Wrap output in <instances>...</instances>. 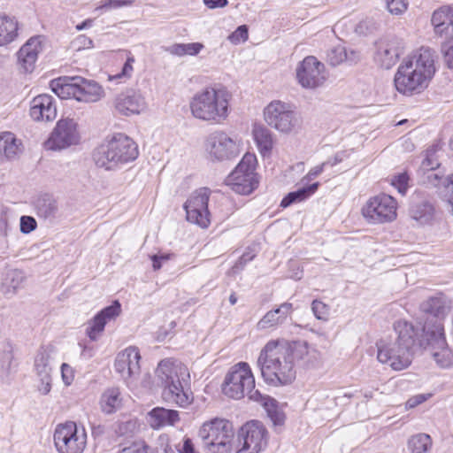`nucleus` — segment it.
I'll use <instances>...</instances> for the list:
<instances>
[{
  "label": "nucleus",
  "instance_id": "nucleus-15",
  "mask_svg": "<svg viewBox=\"0 0 453 453\" xmlns=\"http://www.w3.org/2000/svg\"><path fill=\"white\" fill-rule=\"evenodd\" d=\"M397 203L389 195L380 194L370 198L362 208L363 216L372 224L390 222L396 218Z\"/></svg>",
  "mask_w": 453,
  "mask_h": 453
},
{
  "label": "nucleus",
  "instance_id": "nucleus-16",
  "mask_svg": "<svg viewBox=\"0 0 453 453\" xmlns=\"http://www.w3.org/2000/svg\"><path fill=\"white\" fill-rule=\"evenodd\" d=\"M81 139L77 130V123L72 119L58 121L44 147L49 150H61L79 143Z\"/></svg>",
  "mask_w": 453,
  "mask_h": 453
},
{
  "label": "nucleus",
  "instance_id": "nucleus-24",
  "mask_svg": "<svg viewBox=\"0 0 453 453\" xmlns=\"http://www.w3.org/2000/svg\"><path fill=\"white\" fill-rule=\"evenodd\" d=\"M451 308V301L442 294L431 296L420 304V310L432 315L435 319L426 320L425 326L430 324V331L434 329L433 325L436 322L442 324V319L448 315Z\"/></svg>",
  "mask_w": 453,
  "mask_h": 453
},
{
  "label": "nucleus",
  "instance_id": "nucleus-2",
  "mask_svg": "<svg viewBox=\"0 0 453 453\" xmlns=\"http://www.w3.org/2000/svg\"><path fill=\"white\" fill-rule=\"evenodd\" d=\"M257 365L268 385L286 386L296 379L293 351L287 342H269L260 351Z\"/></svg>",
  "mask_w": 453,
  "mask_h": 453
},
{
  "label": "nucleus",
  "instance_id": "nucleus-61",
  "mask_svg": "<svg viewBox=\"0 0 453 453\" xmlns=\"http://www.w3.org/2000/svg\"><path fill=\"white\" fill-rule=\"evenodd\" d=\"M167 51L170 54L175 55V56H178V57L185 56L184 43H175V44H173V45H171L167 49Z\"/></svg>",
  "mask_w": 453,
  "mask_h": 453
},
{
  "label": "nucleus",
  "instance_id": "nucleus-9",
  "mask_svg": "<svg viewBox=\"0 0 453 453\" xmlns=\"http://www.w3.org/2000/svg\"><path fill=\"white\" fill-rule=\"evenodd\" d=\"M257 157L253 153H246L241 162L226 177V184L240 195H249L258 186V177L255 173Z\"/></svg>",
  "mask_w": 453,
  "mask_h": 453
},
{
  "label": "nucleus",
  "instance_id": "nucleus-33",
  "mask_svg": "<svg viewBox=\"0 0 453 453\" xmlns=\"http://www.w3.org/2000/svg\"><path fill=\"white\" fill-rule=\"evenodd\" d=\"M100 408L105 414H112L123 405V397L119 388H109L100 397Z\"/></svg>",
  "mask_w": 453,
  "mask_h": 453
},
{
  "label": "nucleus",
  "instance_id": "nucleus-54",
  "mask_svg": "<svg viewBox=\"0 0 453 453\" xmlns=\"http://www.w3.org/2000/svg\"><path fill=\"white\" fill-rule=\"evenodd\" d=\"M448 184L447 189L441 196L447 203V209L453 214V181L445 180Z\"/></svg>",
  "mask_w": 453,
  "mask_h": 453
},
{
  "label": "nucleus",
  "instance_id": "nucleus-42",
  "mask_svg": "<svg viewBox=\"0 0 453 453\" xmlns=\"http://www.w3.org/2000/svg\"><path fill=\"white\" fill-rule=\"evenodd\" d=\"M311 311L317 319L322 321L328 320L330 307L322 301L313 300L311 303Z\"/></svg>",
  "mask_w": 453,
  "mask_h": 453
},
{
  "label": "nucleus",
  "instance_id": "nucleus-60",
  "mask_svg": "<svg viewBox=\"0 0 453 453\" xmlns=\"http://www.w3.org/2000/svg\"><path fill=\"white\" fill-rule=\"evenodd\" d=\"M170 254H161V255H153L151 256L152 266L154 270H159L162 266V264L170 258Z\"/></svg>",
  "mask_w": 453,
  "mask_h": 453
},
{
  "label": "nucleus",
  "instance_id": "nucleus-4",
  "mask_svg": "<svg viewBox=\"0 0 453 453\" xmlns=\"http://www.w3.org/2000/svg\"><path fill=\"white\" fill-rule=\"evenodd\" d=\"M231 94L223 87H206L190 101L192 115L198 119L220 124L229 115Z\"/></svg>",
  "mask_w": 453,
  "mask_h": 453
},
{
  "label": "nucleus",
  "instance_id": "nucleus-59",
  "mask_svg": "<svg viewBox=\"0 0 453 453\" xmlns=\"http://www.w3.org/2000/svg\"><path fill=\"white\" fill-rule=\"evenodd\" d=\"M428 396H430V395L418 394L411 397L406 402V408L411 409L418 406V404L424 403L428 398Z\"/></svg>",
  "mask_w": 453,
  "mask_h": 453
},
{
  "label": "nucleus",
  "instance_id": "nucleus-53",
  "mask_svg": "<svg viewBox=\"0 0 453 453\" xmlns=\"http://www.w3.org/2000/svg\"><path fill=\"white\" fill-rule=\"evenodd\" d=\"M61 376L65 385L69 386L72 384L74 379L73 369L68 364H62L61 365Z\"/></svg>",
  "mask_w": 453,
  "mask_h": 453
},
{
  "label": "nucleus",
  "instance_id": "nucleus-57",
  "mask_svg": "<svg viewBox=\"0 0 453 453\" xmlns=\"http://www.w3.org/2000/svg\"><path fill=\"white\" fill-rule=\"evenodd\" d=\"M131 4L128 0H105V2L99 7L100 9H117L122 6Z\"/></svg>",
  "mask_w": 453,
  "mask_h": 453
},
{
  "label": "nucleus",
  "instance_id": "nucleus-23",
  "mask_svg": "<svg viewBox=\"0 0 453 453\" xmlns=\"http://www.w3.org/2000/svg\"><path fill=\"white\" fill-rule=\"evenodd\" d=\"M403 53L402 43L396 40L381 39L376 42L375 61L383 68L389 69Z\"/></svg>",
  "mask_w": 453,
  "mask_h": 453
},
{
  "label": "nucleus",
  "instance_id": "nucleus-55",
  "mask_svg": "<svg viewBox=\"0 0 453 453\" xmlns=\"http://www.w3.org/2000/svg\"><path fill=\"white\" fill-rule=\"evenodd\" d=\"M73 44L78 50L81 49H89L93 46V41L84 35H79L73 42Z\"/></svg>",
  "mask_w": 453,
  "mask_h": 453
},
{
  "label": "nucleus",
  "instance_id": "nucleus-41",
  "mask_svg": "<svg viewBox=\"0 0 453 453\" xmlns=\"http://www.w3.org/2000/svg\"><path fill=\"white\" fill-rule=\"evenodd\" d=\"M431 445V438L426 434H416L408 441V448L411 453H426L430 449Z\"/></svg>",
  "mask_w": 453,
  "mask_h": 453
},
{
  "label": "nucleus",
  "instance_id": "nucleus-43",
  "mask_svg": "<svg viewBox=\"0 0 453 453\" xmlns=\"http://www.w3.org/2000/svg\"><path fill=\"white\" fill-rule=\"evenodd\" d=\"M388 11L393 15H402L408 8L407 0H383Z\"/></svg>",
  "mask_w": 453,
  "mask_h": 453
},
{
  "label": "nucleus",
  "instance_id": "nucleus-14",
  "mask_svg": "<svg viewBox=\"0 0 453 453\" xmlns=\"http://www.w3.org/2000/svg\"><path fill=\"white\" fill-rule=\"evenodd\" d=\"M424 327L425 324L422 326H415L412 322L399 319L394 323V330L396 334L395 341L414 355L429 342L430 334H427Z\"/></svg>",
  "mask_w": 453,
  "mask_h": 453
},
{
  "label": "nucleus",
  "instance_id": "nucleus-34",
  "mask_svg": "<svg viewBox=\"0 0 453 453\" xmlns=\"http://www.w3.org/2000/svg\"><path fill=\"white\" fill-rule=\"evenodd\" d=\"M253 135L261 155L269 157L274 145L273 134L265 127H257L254 128Z\"/></svg>",
  "mask_w": 453,
  "mask_h": 453
},
{
  "label": "nucleus",
  "instance_id": "nucleus-18",
  "mask_svg": "<svg viewBox=\"0 0 453 453\" xmlns=\"http://www.w3.org/2000/svg\"><path fill=\"white\" fill-rule=\"evenodd\" d=\"M434 329L430 331V324L425 326L424 330L430 334V340L427 345L432 347V357L436 364L442 368L453 366V351L447 346L444 326L441 322L433 325Z\"/></svg>",
  "mask_w": 453,
  "mask_h": 453
},
{
  "label": "nucleus",
  "instance_id": "nucleus-51",
  "mask_svg": "<svg viewBox=\"0 0 453 453\" xmlns=\"http://www.w3.org/2000/svg\"><path fill=\"white\" fill-rule=\"evenodd\" d=\"M229 39L234 43L245 42L248 39L247 27L245 25L238 27L236 30L229 36Z\"/></svg>",
  "mask_w": 453,
  "mask_h": 453
},
{
  "label": "nucleus",
  "instance_id": "nucleus-20",
  "mask_svg": "<svg viewBox=\"0 0 453 453\" xmlns=\"http://www.w3.org/2000/svg\"><path fill=\"white\" fill-rule=\"evenodd\" d=\"M210 190L203 188L196 190L184 204L187 214V219L189 222L196 224L203 228L209 226V201Z\"/></svg>",
  "mask_w": 453,
  "mask_h": 453
},
{
  "label": "nucleus",
  "instance_id": "nucleus-28",
  "mask_svg": "<svg viewBox=\"0 0 453 453\" xmlns=\"http://www.w3.org/2000/svg\"><path fill=\"white\" fill-rule=\"evenodd\" d=\"M431 24L437 36L453 37V4L436 9L432 14Z\"/></svg>",
  "mask_w": 453,
  "mask_h": 453
},
{
  "label": "nucleus",
  "instance_id": "nucleus-7",
  "mask_svg": "<svg viewBox=\"0 0 453 453\" xmlns=\"http://www.w3.org/2000/svg\"><path fill=\"white\" fill-rule=\"evenodd\" d=\"M223 393L234 399L247 395L249 399L267 405L268 398L255 388V378L250 365L240 362L234 365L225 377Z\"/></svg>",
  "mask_w": 453,
  "mask_h": 453
},
{
  "label": "nucleus",
  "instance_id": "nucleus-21",
  "mask_svg": "<svg viewBox=\"0 0 453 453\" xmlns=\"http://www.w3.org/2000/svg\"><path fill=\"white\" fill-rule=\"evenodd\" d=\"M141 355L138 348L130 346L118 353L114 369L127 385L133 383L140 374Z\"/></svg>",
  "mask_w": 453,
  "mask_h": 453
},
{
  "label": "nucleus",
  "instance_id": "nucleus-6",
  "mask_svg": "<svg viewBox=\"0 0 453 453\" xmlns=\"http://www.w3.org/2000/svg\"><path fill=\"white\" fill-rule=\"evenodd\" d=\"M51 90L62 99L73 98L82 103H96L105 96L103 87L81 76H64L50 81Z\"/></svg>",
  "mask_w": 453,
  "mask_h": 453
},
{
  "label": "nucleus",
  "instance_id": "nucleus-39",
  "mask_svg": "<svg viewBox=\"0 0 453 453\" xmlns=\"http://www.w3.org/2000/svg\"><path fill=\"white\" fill-rule=\"evenodd\" d=\"M17 35V21L7 16H0V46L12 42Z\"/></svg>",
  "mask_w": 453,
  "mask_h": 453
},
{
  "label": "nucleus",
  "instance_id": "nucleus-25",
  "mask_svg": "<svg viewBox=\"0 0 453 453\" xmlns=\"http://www.w3.org/2000/svg\"><path fill=\"white\" fill-rule=\"evenodd\" d=\"M121 311V306L119 301H114L111 305L99 311L86 329L87 335L90 340L96 341L100 334L104 330L105 325L111 320L115 319Z\"/></svg>",
  "mask_w": 453,
  "mask_h": 453
},
{
  "label": "nucleus",
  "instance_id": "nucleus-13",
  "mask_svg": "<svg viewBox=\"0 0 453 453\" xmlns=\"http://www.w3.org/2000/svg\"><path fill=\"white\" fill-rule=\"evenodd\" d=\"M267 444V430L261 422L251 420L244 424L238 432L236 453H260Z\"/></svg>",
  "mask_w": 453,
  "mask_h": 453
},
{
  "label": "nucleus",
  "instance_id": "nucleus-17",
  "mask_svg": "<svg viewBox=\"0 0 453 453\" xmlns=\"http://www.w3.org/2000/svg\"><path fill=\"white\" fill-rule=\"evenodd\" d=\"M377 347L379 362L388 365L393 370L401 371L411 364L414 355L395 341H380Z\"/></svg>",
  "mask_w": 453,
  "mask_h": 453
},
{
  "label": "nucleus",
  "instance_id": "nucleus-52",
  "mask_svg": "<svg viewBox=\"0 0 453 453\" xmlns=\"http://www.w3.org/2000/svg\"><path fill=\"white\" fill-rule=\"evenodd\" d=\"M329 162H324L319 165H317L313 168H311L309 173L303 177L301 180V182L303 184H307L308 181L315 179L317 176H319L320 173H323L324 168L326 165H328Z\"/></svg>",
  "mask_w": 453,
  "mask_h": 453
},
{
  "label": "nucleus",
  "instance_id": "nucleus-37",
  "mask_svg": "<svg viewBox=\"0 0 453 453\" xmlns=\"http://www.w3.org/2000/svg\"><path fill=\"white\" fill-rule=\"evenodd\" d=\"M319 186V182H314L310 185H304L296 191L288 193L280 202V206L283 208L288 207L292 203L303 202L312 196Z\"/></svg>",
  "mask_w": 453,
  "mask_h": 453
},
{
  "label": "nucleus",
  "instance_id": "nucleus-12",
  "mask_svg": "<svg viewBox=\"0 0 453 453\" xmlns=\"http://www.w3.org/2000/svg\"><path fill=\"white\" fill-rule=\"evenodd\" d=\"M54 443L59 453H82L87 445L86 430L72 421L60 424L55 429Z\"/></svg>",
  "mask_w": 453,
  "mask_h": 453
},
{
  "label": "nucleus",
  "instance_id": "nucleus-49",
  "mask_svg": "<svg viewBox=\"0 0 453 453\" xmlns=\"http://www.w3.org/2000/svg\"><path fill=\"white\" fill-rule=\"evenodd\" d=\"M149 447L143 441H136L127 447H124L117 453H149Z\"/></svg>",
  "mask_w": 453,
  "mask_h": 453
},
{
  "label": "nucleus",
  "instance_id": "nucleus-3",
  "mask_svg": "<svg viewBox=\"0 0 453 453\" xmlns=\"http://www.w3.org/2000/svg\"><path fill=\"white\" fill-rule=\"evenodd\" d=\"M188 376V368L169 359L162 360L156 369L157 384L162 388L165 402L185 408L193 401V394L182 381Z\"/></svg>",
  "mask_w": 453,
  "mask_h": 453
},
{
  "label": "nucleus",
  "instance_id": "nucleus-31",
  "mask_svg": "<svg viewBox=\"0 0 453 453\" xmlns=\"http://www.w3.org/2000/svg\"><path fill=\"white\" fill-rule=\"evenodd\" d=\"M24 150L22 142L11 132L0 134V164L15 159L22 154Z\"/></svg>",
  "mask_w": 453,
  "mask_h": 453
},
{
  "label": "nucleus",
  "instance_id": "nucleus-45",
  "mask_svg": "<svg viewBox=\"0 0 453 453\" xmlns=\"http://www.w3.org/2000/svg\"><path fill=\"white\" fill-rule=\"evenodd\" d=\"M441 52L446 65L449 68H453V42H445L441 43Z\"/></svg>",
  "mask_w": 453,
  "mask_h": 453
},
{
  "label": "nucleus",
  "instance_id": "nucleus-22",
  "mask_svg": "<svg viewBox=\"0 0 453 453\" xmlns=\"http://www.w3.org/2000/svg\"><path fill=\"white\" fill-rule=\"evenodd\" d=\"M52 349L41 348L35 357V371L39 378L37 388L41 394L48 395L51 389Z\"/></svg>",
  "mask_w": 453,
  "mask_h": 453
},
{
  "label": "nucleus",
  "instance_id": "nucleus-40",
  "mask_svg": "<svg viewBox=\"0 0 453 453\" xmlns=\"http://www.w3.org/2000/svg\"><path fill=\"white\" fill-rule=\"evenodd\" d=\"M36 211L40 218L44 219H52L58 211L56 201L50 196H43L37 200Z\"/></svg>",
  "mask_w": 453,
  "mask_h": 453
},
{
  "label": "nucleus",
  "instance_id": "nucleus-47",
  "mask_svg": "<svg viewBox=\"0 0 453 453\" xmlns=\"http://www.w3.org/2000/svg\"><path fill=\"white\" fill-rule=\"evenodd\" d=\"M134 63V57H128L124 64L121 72L111 77V79H129L134 72L133 64Z\"/></svg>",
  "mask_w": 453,
  "mask_h": 453
},
{
  "label": "nucleus",
  "instance_id": "nucleus-44",
  "mask_svg": "<svg viewBox=\"0 0 453 453\" xmlns=\"http://www.w3.org/2000/svg\"><path fill=\"white\" fill-rule=\"evenodd\" d=\"M427 155L428 156L421 163V165L418 169V173L434 170H439L440 163L434 156L435 154L434 152H430Z\"/></svg>",
  "mask_w": 453,
  "mask_h": 453
},
{
  "label": "nucleus",
  "instance_id": "nucleus-64",
  "mask_svg": "<svg viewBox=\"0 0 453 453\" xmlns=\"http://www.w3.org/2000/svg\"><path fill=\"white\" fill-rule=\"evenodd\" d=\"M92 19H86L84 20L83 22H81V24L77 25L76 26V29L77 30H82V29H85L87 27H90L91 25H92Z\"/></svg>",
  "mask_w": 453,
  "mask_h": 453
},
{
  "label": "nucleus",
  "instance_id": "nucleus-46",
  "mask_svg": "<svg viewBox=\"0 0 453 453\" xmlns=\"http://www.w3.org/2000/svg\"><path fill=\"white\" fill-rule=\"evenodd\" d=\"M293 351V363L296 359H303L308 354V344L305 342H295L290 345Z\"/></svg>",
  "mask_w": 453,
  "mask_h": 453
},
{
  "label": "nucleus",
  "instance_id": "nucleus-19",
  "mask_svg": "<svg viewBox=\"0 0 453 453\" xmlns=\"http://www.w3.org/2000/svg\"><path fill=\"white\" fill-rule=\"evenodd\" d=\"M296 78L304 88H319L326 81L325 65L314 56H308L297 65Z\"/></svg>",
  "mask_w": 453,
  "mask_h": 453
},
{
  "label": "nucleus",
  "instance_id": "nucleus-30",
  "mask_svg": "<svg viewBox=\"0 0 453 453\" xmlns=\"http://www.w3.org/2000/svg\"><path fill=\"white\" fill-rule=\"evenodd\" d=\"M293 304L288 302L282 303L277 308L267 311L257 322V330L276 328L284 324L293 312Z\"/></svg>",
  "mask_w": 453,
  "mask_h": 453
},
{
  "label": "nucleus",
  "instance_id": "nucleus-35",
  "mask_svg": "<svg viewBox=\"0 0 453 453\" xmlns=\"http://www.w3.org/2000/svg\"><path fill=\"white\" fill-rule=\"evenodd\" d=\"M434 209L433 205L426 201L413 202L410 208V216L419 225H426L431 222L434 218Z\"/></svg>",
  "mask_w": 453,
  "mask_h": 453
},
{
  "label": "nucleus",
  "instance_id": "nucleus-62",
  "mask_svg": "<svg viewBox=\"0 0 453 453\" xmlns=\"http://www.w3.org/2000/svg\"><path fill=\"white\" fill-rule=\"evenodd\" d=\"M203 4L209 9L223 8L227 5V0H203Z\"/></svg>",
  "mask_w": 453,
  "mask_h": 453
},
{
  "label": "nucleus",
  "instance_id": "nucleus-32",
  "mask_svg": "<svg viewBox=\"0 0 453 453\" xmlns=\"http://www.w3.org/2000/svg\"><path fill=\"white\" fill-rule=\"evenodd\" d=\"M147 421L153 429H160L166 426H174L180 421V415L175 410L156 407L148 413Z\"/></svg>",
  "mask_w": 453,
  "mask_h": 453
},
{
  "label": "nucleus",
  "instance_id": "nucleus-8",
  "mask_svg": "<svg viewBox=\"0 0 453 453\" xmlns=\"http://www.w3.org/2000/svg\"><path fill=\"white\" fill-rule=\"evenodd\" d=\"M206 453H230L234 435L231 422L223 418H213L204 422L198 432Z\"/></svg>",
  "mask_w": 453,
  "mask_h": 453
},
{
  "label": "nucleus",
  "instance_id": "nucleus-26",
  "mask_svg": "<svg viewBox=\"0 0 453 453\" xmlns=\"http://www.w3.org/2000/svg\"><path fill=\"white\" fill-rule=\"evenodd\" d=\"M145 98L140 92L128 90L121 93L115 99L116 110L126 116L140 114L146 109Z\"/></svg>",
  "mask_w": 453,
  "mask_h": 453
},
{
  "label": "nucleus",
  "instance_id": "nucleus-50",
  "mask_svg": "<svg viewBox=\"0 0 453 453\" xmlns=\"http://www.w3.org/2000/svg\"><path fill=\"white\" fill-rule=\"evenodd\" d=\"M36 221L33 217L22 216L20 218V232L29 234L36 228Z\"/></svg>",
  "mask_w": 453,
  "mask_h": 453
},
{
  "label": "nucleus",
  "instance_id": "nucleus-1",
  "mask_svg": "<svg viewBox=\"0 0 453 453\" xmlns=\"http://www.w3.org/2000/svg\"><path fill=\"white\" fill-rule=\"evenodd\" d=\"M435 51L421 47L406 58L395 74V86L403 95L420 93L427 88L435 73Z\"/></svg>",
  "mask_w": 453,
  "mask_h": 453
},
{
  "label": "nucleus",
  "instance_id": "nucleus-5",
  "mask_svg": "<svg viewBox=\"0 0 453 453\" xmlns=\"http://www.w3.org/2000/svg\"><path fill=\"white\" fill-rule=\"evenodd\" d=\"M139 155L137 144L127 135L118 133L107 137L94 151L97 166L114 170L134 161Z\"/></svg>",
  "mask_w": 453,
  "mask_h": 453
},
{
  "label": "nucleus",
  "instance_id": "nucleus-63",
  "mask_svg": "<svg viewBox=\"0 0 453 453\" xmlns=\"http://www.w3.org/2000/svg\"><path fill=\"white\" fill-rule=\"evenodd\" d=\"M12 283L13 288H17L20 282H22L24 276L20 271H13L12 273Z\"/></svg>",
  "mask_w": 453,
  "mask_h": 453
},
{
  "label": "nucleus",
  "instance_id": "nucleus-38",
  "mask_svg": "<svg viewBox=\"0 0 453 453\" xmlns=\"http://www.w3.org/2000/svg\"><path fill=\"white\" fill-rule=\"evenodd\" d=\"M326 58L331 65L336 66L344 61H348L349 63L357 62L358 59V54L355 50L348 52L345 47L337 45L327 51Z\"/></svg>",
  "mask_w": 453,
  "mask_h": 453
},
{
  "label": "nucleus",
  "instance_id": "nucleus-10",
  "mask_svg": "<svg viewBox=\"0 0 453 453\" xmlns=\"http://www.w3.org/2000/svg\"><path fill=\"white\" fill-rule=\"evenodd\" d=\"M205 152L211 161L222 162L236 157L241 152V142L222 130L211 133L204 142Z\"/></svg>",
  "mask_w": 453,
  "mask_h": 453
},
{
  "label": "nucleus",
  "instance_id": "nucleus-48",
  "mask_svg": "<svg viewBox=\"0 0 453 453\" xmlns=\"http://www.w3.org/2000/svg\"><path fill=\"white\" fill-rule=\"evenodd\" d=\"M409 176L406 173H400L392 179V185L395 186L398 192L404 195L408 188Z\"/></svg>",
  "mask_w": 453,
  "mask_h": 453
},
{
  "label": "nucleus",
  "instance_id": "nucleus-27",
  "mask_svg": "<svg viewBox=\"0 0 453 453\" xmlns=\"http://www.w3.org/2000/svg\"><path fill=\"white\" fill-rule=\"evenodd\" d=\"M30 116L36 121H52L57 117V108L51 96L42 94L35 96L30 104Z\"/></svg>",
  "mask_w": 453,
  "mask_h": 453
},
{
  "label": "nucleus",
  "instance_id": "nucleus-11",
  "mask_svg": "<svg viewBox=\"0 0 453 453\" xmlns=\"http://www.w3.org/2000/svg\"><path fill=\"white\" fill-rule=\"evenodd\" d=\"M265 122L283 134H289L299 126V118L293 105L280 100L272 101L264 110Z\"/></svg>",
  "mask_w": 453,
  "mask_h": 453
},
{
  "label": "nucleus",
  "instance_id": "nucleus-58",
  "mask_svg": "<svg viewBox=\"0 0 453 453\" xmlns=\"http://www.w3.org/2000/svg\"><path fill=\"white\" fill-rule=\"evenodd\" d=\"M203 48V45L200 42L184 43L185 55L196 56Z\"/></svg>",
  "mask_w": 453,
  "mask_h": 453
},
{
  "label": "nucleus",
  "instance_id": "nucleus-29",
  "mask_svg": "<svg viewBox=\"0 0 453 453\" xmlns=\"http://www.w3.org/2000/svg\"><path fill=\"white\" fill-rule=\"evenodd\" d=\"M42 51V38L31 37L19 50L18 59L21 68L26 73L34 70L39 53Z\"/></svg>",
  "mask_w": 453,
  "mask_h": 453
},
{
  "label": "nucleus",
  "instance_id": "nucleus-56",
  "mask_svg": "<svg viewBox=\"0 0 453 453\" xmlns=\"http://www.w3.org/2000/svg\"><path fill=\"white\" fill-rule=\"evenodd\" d=\"M179 453H197L192 440L188 437L183 439L182 444L177 447Z\"/></svg>",
  "mask_w": 453,
  "mask_h": 453
},
{
  "label": "nucleus",
  "instance_id": "nucleus-36",
  "mask_svg": "<svg viewBox=\"0 0 453 453\" xmlns=\"http://www.w3.org/2000/svg\"><path fill=\"white\" fill-rule=\"evenodd\" d=\"M419 175L420 181L425 185L436 188L440 196L443 194L448 188V184L445 180L453 181L451 177L444 175L440 169L424 172L419 173Z\"/></svg>",
  "mask_w": 453,
  "mask_h": 453
}]
</instances>
